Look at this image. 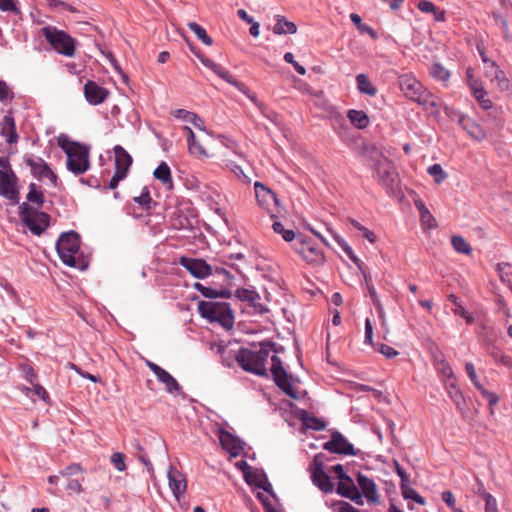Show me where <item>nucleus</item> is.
I'll list each match as a JSON object with an SVG mask.
<instances>
[{
  "mask_svg": "<svg viewBox=\"0 0 512 512\" xmlns=\"http://www.w3.org/2000/svg\"><path fill=\"white\" fill-rule=\"evenodd\" d=\"M270 351L278 353L280 350L276 343L270 341L261 342L257 351L241 347L235 354V360L244 371L267 376L266 362Z\"/></svg>",
  "mask_w": 512,
  "mask_h": 512,
  "instance_id": "nucleus-1",
  "label": "nucleus"
},
{
  "mask_svg": "<svg viewBox=\"0 0 512 512\" xmlns=\"http://www.w3.org/2000/svg\"><path fill=\"white\" fill-rule=\"evenodd\" d=\"M80 244L81 240L79 234L71 230L63 232L59 236L56 242V250L59 258L65 265L79 270H84L87 268V263L84 260H78L76 258V254L80 249Z\"/></svg>",
  "mask_w": 512,
  "mask_h": 512,
  "instance_id": "nucleus-2",
  "label": "nucleus"
},
{
  "mask_svg": "<svg viewBox=\"0 0 512 512\" xmlns=\"http://www.w3.org/2000/svg\"><path fill=\"white\" fill-rule=\"evenodd\" d=\"M199 314L210 322H217L225 329L234 325V314L229 303L215 301H199Z\"/></svg>",
  "mask_w": 512,
  "mask_h": 512,
  "instance_id": "nucleus-3",
  "label": "nucleus"
},
{
  "mask_svg": "<svg viewBox=\"0 0 512 512\" xmlns=\"http://www.w3.org/2000/svg\"><path fill=\"white\" fill-rule=\"evenodd\" d=\"M371 158L379 183L387 193H393L398 182V173L394 164L376 148L372 149Z\"/></svg>",
  "mask_w": 512,
  "mask_h": 512,
  "instance_id": "nucleus-4",
  "label": "nucleus"
},
{
  "mask_svg": "<svg viewBox=\"0 0 512 512\" xmlns=\"http://www.w3.org/2000/svg\"><path fill=\"white\" fill-rule=\"evenodd\" d=\"M41 31L46 41L57 53L66 57L75 55L76 40L67 32L51 25L43 27Z\"/></svg>",
  "mask_w": 512,
  "mask_h": 512,
  "instance_id": "nucleus-5",
  "label": "nucleus"
},
{
  "mask_svg": "<svg viewBox=\"0 0 512 512\" xmlns=\"http://www.w3.org/2000/svg\"><path fill=\"white\" fill-rule=\"evenodd\" d=\"M19 215L23 224L36 236H40L50 224L49 214L35 211L27 202L19 206Z\"/></svg>",
  "mask_w": 512,
  "mask_h": 512,
  "instance_id": "nucleus-6",
  "label": "nucleus"
},
{
  "mask_svg": "<svg viewBox=\"0 0 512 512\" xmlns=\"http://www.w3.org/2000/svg\"><path fill=\"white\" fill-rule=\"evenodd\" d=\"M294 250L302 256L303 260L310 265L320 266L325 262V256L321 248L307 240L303 235L298 234L293 244Z\"/></svg>",
  "mask_w": 512,
  "mask_h": 512,
  "instance_id": "nucleus-7",
  "label": "nucleus"
},
{
  "mask_svg": "<svg viewBox=\"0 0 512 512\" xmlns=\"http://www.w3.org/2000/svg\"><path fill=\"white\" fill-rule=\"evenodd\" d=\"M76 148L66 154V167L74 175H82L90 168V147L84 144L75 145Z\"/></svg>",
  "mask_w": 512,
  "mask_h": 512,
  "instance_id": "nucleus-8",
  "label": "nucleus"
},
{
  "mask_svg": "<svg viewBox=\"0 0 512 512\" xmlns=\"http://www.w3.org/2000/svg\"><path fill=\"white\" fill-rule=\"evenodd\" d=\"M255 195L258 204L265 210L268 211L272 219L278 217L280 214L279 200L276 194L261 182H255L254 184Z\"/></svg>",
  "mask_w": 512,
  "mask_h": 512,
  "instance_id": "nucleus-9",
  "label": "nucleus"
},
{
  "mask_svg": "<svg viewBox=\"0 0 512 512\" xmlns=\"http://www.w3.org/2000/svg\"><path fill=\"white\" fill-rule=\"evenodd\" d=\"M23 160L27 166L30 167L31 174L38 180L47 178L55 186L57 184L58 177L41 157L33 155H25Z\"/></svg>",
  "mask_w": 512,
  "mask_h": 512,
  "instance_id": "nucleus-10",
  "label": "nucleus"
},
{
  "mask_svg": "<svg viewBox=\"0 0 512 512\" xmlns=\"http://www.w3.org/2000/svg\"><path fill=\"white\" fill-rule=\"evenodd\" d=\"M191 51L195 54V56L202 62V64L211 69L217 76L226 81L227 83L236 87L239 91L245 92V85L235 79L231 73L222 67L220 64L215 63L213 60L205 57L199 49H195L191 47Z\"/></svg>",
  "mask_w": 512,
  "mask_h": 512,
  "instance_id": "nucleus-11",
  "label": "nucleus"
},
{
  "mask_svg": "<svg viewBox=\"0 0 512 512\" xmlns=\"http://www.w3.org/2000/svg\"><path fill=\"white\" fill-rule=\"evenodd\" d=\"M321 455L318 454L312 461L311 480L313 484L324 493H331L334 490V485L330 476L324 471L323 462L320 460Z\"/></svg>",
  "mask_w": 512,
  "mask_h": 512,
  "instance_id": "nucleus-12",
  "label": "nucleus"
},
{
  "mask_svg": "<svg viewBox=\"0 0 512 512\" xmlns=\"http://www.w3.org/2000/svg\"><path fill=\"white\" fill-rule=\"evenodd\" d=\"M178 263L198 279H205L213 274V267L201 258L181 256Z\"/></svg>",
  "mask_w": 512,
  "mask_h": 512,
  "instance_id": "nucleus-13",
  "label": "nucleus"
},
{
  "mask_svg": "<svg viewBox=\"0 0 512 512\" xmlns=\"http://www.w3.org/2000/svg\"><path fill=\"white\" fill-rule=\"evenodd\" d=\"M17 182L18 178L13 170H10V172L0 170V195L10 200L13 204L19 203Z\"/></svg>",
  "mask_w": 512,
  "mask_h": 512,
  "instance_id": "nucleus-14",
  "label": "nucleus"
},
{
  "mask_svg": "<svg viewBox=\"0 0 512 512\" xmlns=\"http://www.w3.org/2000/svg\"><path fill=\"white\" fill-rule=\"evenodd\" d=\"M323 449L334 454L350 456L357 455L353 444H351L339 431L332 432L330 440L323 444Z\"/></svg>",
  "mask_w": 512,
  "mask_h": 512,
  "instance_id": "nucleus-15",
  "label": "nucleus"
},
{
  "mask_svg": "<svg viewBox=\"0 0 512 512\" xmlns=\"http://www.w3.org/2000/svg\"><path fill=\"white\" fill-rule=\"evenodd\" d=\"M146 365L155 374L157 379L166 386V390L169 393L180 392L182 390L177 380L165 369L150 360L146 361Z\"/></svg>",
  "mask_w": 512,
  "mask_h": 512,
  "instance_id": "nucleus-16",
  "label": "nucleus"
},
{
  "mask_svg": "<svg viewBox=\"0 0 512 512\" xmlns=\"http://www.w3.org/2000/svg\"><path fill=\"white\" fill-rule=\"evenodd\" d=\"M398 85L404 95L412 101L419 97V93L425 88L412 74L400 75Z\"/></svg>",
  "mask_w": 512,
  "mask_h": 512,
  "instance_id": "nucleus-17",
  "label": "nucleus"
},
{
  "mask_svg": "<svg viewBox=\"0 0 512 512\" xmlns=\"http://www.w3.org/2000/svg\"><path fill=\"white\" fill-rule=\"evenodd\" d=\"M84 95L89 104L99 105L106 100L109 91L96 82L88 80L84 85Z\"/></svg>",
  "mask_w": 512,
  "mask_h": 512,
  "instance_id": "nucleus-18",
  "label": "nucleus"
},
{
  "mask_svg": "<svg viewBox=\"0 0 512 512\" xmlns=\"http://www.w3.org/2000/svg\"><path fill=\"white\" fill-rule=\"evenodd\" d=\"M167 477L169 487L172 490L174 497L179 500L180 497L186 492L187 482L185 476L174 466L170 465Z\"/></svg>",
  "mask_w": 512,
  "mask_h": 512,
  "instance_id": "nucleus-19",
  "label": "nucleus"
},
{
  "mask_svg": "<svg viewBox=\"0 0 512 512\" xmlns=\"http://www.w3.org/2000/svg\"><path fill=\"white\" fill-rule=\"evenodd\" d=\"M413 101L421 105L430 115H438L440 112V99L426 88L421 90L419 97H416Z\"/></svg>",
  "mask_w": 512,
  "mask_h": 512,
  "instance_id": "nucleus-20",
  "label": "nucleus"
},
{
  "mask_svg": "<svg viewBox=\"0 0 512 512\" xmlns=\"http://www.w3.org/2000/svg\"><path fill=\"white\" fill-rule=\"evenodd\" d=\"M219 440L222 448L233 457L238 456L243 450L242 441L226 430L220 431Z\"/></svg>",
  "mask_w": 512,
  "mask_h": 512,
  "instance_id": "nucleus-21",
  "label": "nucleus"
},
{
  "mask_svg": "<svg viewBox=\"0 0 512 512\" xmlns=\"http://www.w3.org/2000/svg\"><path fill=\"white\" fill-rule=\"evenodd\" d=\"M357 483L360 490L362 491V494L369 502L379 503L378 490L373 479L359 472L357 474Z\"/></svg>",
  "mask_w": 512,
  "mask_h": 512,
  "instance_id": "nucleus-22",
  "label": "nucleus"
},
{
  "mask_svg": "<svg viewBox=\"0 0 512 512\" xmlns=\"http://www.w3.org/2000/svg\"><path fill=\"white\" fill-rule=\"evenodd\" d=\"M457 123L471 138L477 141H481L486 137L483 128L475 120L466 115H459Z\"/></svg>",
  "mask_w": 512,
  "mask_h": 512,
  "instance_id": "nucleus-23",
  "label": "nucleus"
},
{
  "mask_svg": "<svg viewBox=\"0 0 512 512\" xmlns=\"http://www.w3.org/2000/svg\"><path fill=\"white\" fill-rule=\"evenodd\" d=\"M0 134L6 138L7 143L14 144L19 136L16 130L15 119L11 112H8L0 122Z\"/></svg>",
  "mask_w": 512,
  "mask_h": 512,
  "instance_id": "nucleus-24",
  "label": "nucleus"
},
{
  "mask_svg": "<svg viewBox=\"0 0 512 512\" xmlns=\"http://www.w3.org/2000/svg\"><path fill=\"white\" fill-rule=\"evenodd\" d=\"M113 151L115 154V171L123 172L127 176L132 165L131 155L121 145H116Z\"/></svg>",
  "mask_w": 512,
  "mask_h": 512,
  "instance_id": "nucleus-25",
  "label": "nucleus"
},
{
  "mask_svg": "<svg viewBox=\"0 0 512 512\" xmlns=\"http://www.w3.org/2000/svg\"><path fill=\"white\" fill-rule=\"evenodd\" d=\"M491 76V81L496 82L498 88L501 91L510 90V81L506 77L505 73L496 65L495 62H491V69L488 71Z\"/></svg>",
  "mask_w": 512,
  "mask_h": 512,
  "instance_id": "nucleus-26",
  "label": "nucleus"
},
{
  "mask_svg": "<svg viewBox=\"0 0 512 512\" xmlns=\"http://www.w3.org/2000/svg\"><path fill=\"white\" fill-rule=\"evenodd\" d=\"M276 23L273 27V33L276 35L295 34L297 33V26L294 22L288 21L282 15L275 16Z\"/></svg>",
  "mask_w": 512,
  "mask_h": 512,
  "instance_id": "nucleus-27",
  "label": "nucleus"
},
{
  "mask_svg": "<svg viewBox=\"0 0 512 512\" xmlns=\"http://www.w3.org/2000/svg\"><path fill=\"white\" fill-rule=\"evenodd\" d=\"M357 89L361 94L374 97L377 94V88L371 83L368 76L360 73L356 76Z\"/></svg>",
  "mask_w": 512,
  "mask_h": 512,
  "instance_id": "nucleus-28",
  "label": "nucleus"
},
{
  "mask_svg": "<svg viewBox=\"0 0 512 512\" xmlns=\"http://www.w3.org/2000/svg\"><path fill=\"white\" fill-rule=\"evenodd\" d=\"M301 420L303 425L307 429H312L315 431H322L326 428V422L314 415L309 414L307 411L303 410L301 414Z\"/></svg>",
  "mask_w": 512,
  "mask_h": 512,
  "instance_id": "nucleus-29",
  "label": "nucleus"
},
{
  "mask_svg": "<svg viewBox=\"0 0 512 512\" xmlns=\"http://www.w3.org/2000/svg\"><path fill=\"white\" fill-rule=\"evenodd\" d=\"M445 385H446L447 393H448L449 397L451 398V400L455 403L456 407L459 410H463V407L465 405V400H464L461 390L456 385V381L455 382H452V381L446 382Z\"/></svg>",
  "mask_w": 512,
  "mask_h": 512,
  "instance_id": "nucleus-30",
  "label": "nucleus"
},
{
  "mask_svg": "<svg viewBox=\"0 0 512 512\" xmlns=\"http://www.w3.org/2000/svg\"><path fill=\"white\" fill-rule=\"evenodd\" d=\"M290 379L291 375L288 374L281 378L275 379L274 382L286 395L294 400H298L300 398L299 394L293 387Z\"/></svg>",
  "mask_w": 512,
  "mask_h": 512,
  "instance_id": "nucleus-31",
  "label": "nucleus"
},
{
  "mask_svg": "<svg viewBox=\"0 0 512 512\" xmlns=\"http://www.w3.org/2000/svg\"><path fill=\"white\" fill-rule=\"evenodd\" d=\"M347 116L350 122L359 129H364L369 124V117L364 111L351 109Z\"/></svg>",
  "mask_w": 512,
  "mask_h": 512,
  "instance_id": "nucleus-32",
  "label": "nucleus"
},
{
  "mask_svg": "<svg viewBox=\"0 0 512 512\" xmlns=\"http://www.w3.org/2000/svg\"><path fill=\"white\" fill-rule=\"evenodd\" d=\"M154 177L161 181L164 185H172V176L170 167L166 162H161L158 167L154 170Z\"/></svg>",
  "mask_w": 512,
  "mask_h": 512,
  "instance_id": "nucleus-33",
  "label": "nucleus"
},
{
  "mask_svg": "<svg viewBox=\"0 0 512 512\" xmlns=\"http://www.w3.org/2000/svg\"><path fill=\"white\" fill-rule=\"evenodd\" d=\"M358 487L355 485L353 479L348 475L343 480H340L336 488L337 494L342 497L350 496Z\"/></svg>",
  "mask_w": 512,
  "mask_h": 512,
  "instance_id": "nucleus-34",
  "label": "nucleus"
},
{
  "mask_svg": "<svg viewBox=\"0 0 512 512\" xmlns=\"http://www.w3.org/2000/svg\"><path fill=\"white\" fill-rule=\"evenodd\" d=\"M400 489L402 496L405 499H411L420 505L425 504V499L414 488L411 487L410 482L400 484Z\"/></svg>",
  "mask_w": 512,
  "mask_h": 512,
  "instance_id": "nucleus-35",
  "label": "nucleus"
},
{
  "mask_svg": "<svg viewBox=\"0 0 512 512\" xmlns=\"http://www.w3.org/2000/svg\"><path fill=\"white\" fill-rule=\"evenodd\" d=\"M188 28L195 33L197 38L203 44L207 46H211L213 44V39L207 34L206 30L196 22H189Z\"/></svg>",
  "mask_w": 512,
  "mask_h": 512,
  "instance_id": "nucleus-36",
  "label": "nucleus"
},
{
  "mask_svg": "<svg viewBox=\"0 0 512 512\" xmlns=\"http://www.w3.org/2000/svg\"><path fill=\"white\" fill-rule=\"evenodd\" d=\"M448 300L455 305L454 313L462 318H464L467 324H472L474 322L473 316L465 310V308L459 303L458 297L454 294H450L448 296Z\"/></svg>",
  "mask_w": 512,
  "mask_h": 512,
  "instance_id": "nucleus-37",
  "label": "nucleus"
},
{
  "mask_svg": "<svg viewBox=\"0 0 512 512\" xmlns=\"http://www.w3.org/2000/svg\"><path fill=\"white\" fill-rule=\"evenodd\" d=\"M488 354L497 362H500L506 366H510L512 364V358L506 354H504L499 348L494 345L487 346Z\"/></svg>",
  "mask_w": 512,
  "mask_h": 512,
  "instance_id": "nucleus-38",
  "label": "nucleus"
},
{
  "mask_svg": "<svg viewBox=\"0 0 512 512\" xmlns=\"http://www.w3.org/2000/svg\"><path fill=\"white\" fill-rule=\"evenodd\" d=\"M133 447L136 451V457L138 458V460L143 463L146 468H147V471L152 474L154 469H153V465L151 463V461L149 460L146 452L144 451V448L141 446L140 442L138 440H134L133 441Z\"/></svg>",
  "mask_w": 512,
  "mask_h": 512,
  "instance_id": "nucleus-39",
  "label": "nucleus"
},
{
  "mask_svg": "<svg viewBox=\"0 0 512 512\" xmlns=\"http://www.w3.org/2000/svg\"><path fill=\"white\" fill-rule=\"evenodd\" d=\"M451 244L455 251L458 253L469 255L472 252L471 246L467 243V241L459 235L452 236Z\"/></svg>",
  "mask_w": 512,
  "mask_h": 512,
  "instance_id": "nucleus-40",
  "label": "nucleus"
},
{
  "mask_svg": "<svg viewBox=\"0 0 512 512\" xmlns=\"http://www.w3.org/2000/svg\"><path fill=\"white\" fill-rule=\"evenodd\" d=\"M436 370L442 375L446 382H455L456 378L454 376V372L449 365V363L445 360H440L436 363Z\"/></svg>",
  "mask_w": 512,
  "mask_h": 512,
  "instance_id": "nucleus-41",
  "label": "nucleus"
},
{
  "mask_svg": "<svg viewBox=\"0 0 512 512\" xmlns=\"http://www.w3.org/2000/svg\"><path fill=\"white\" fill-rule=\"evenodd\" d=\"M272 229L275 233L282 235L283 239L287 242H291L293 240L296 241L298 235L291 229H285L281 222L274 221L272 224Z\"/></svg>",
  "mask_w": 512,
  "mask_h": 512,
  "instance_id": "nucleus-42",
  "label": "nucleus"
},
{
  "mask_svg": "<svg viewBox=\"0 0 512 512\" xmlns=\"http://www.w3.org/2000/svg\"><path fill=\"white\" fill-rule=\"evenodd\" d=\"M27 200H28V202L37 204L39 207H41L44 203V195H43L42 191L37 189V185L35 183L29 184V192L27 194Z\"/></svg>",
  "mask_w": 512,
  "mask_h": 512,
  "instance_id": "nucleus-43",
  "label": "nucleus"
},
{
  "mask_svg": "<svg viewBox=\"0 0 512 512\" xmlns=\"http://www.w3.org/2000/svg\"><path fill=\"white\" fill-rule=\"evenodd\" d=\"M271 361H272L271 373L273 376V380L281 378L285 375H288L286 369L283 366L282 360L277 355H273L271 357Z\"/></svg>",
  "mask_w": 512,
  "mask_h": 512,
  "instance_id": "nucleus-44",
  "label": "nucleus"
},
{
  "mask_svg": "<svg viewBox=\"0 0 512 512\" xmlns=\"http://www.w3.org/2000/svg\"><path fill=\"white\" fill-rule=\"evenodd\" d=\"M133 200L143 209L149 210L151 208L152 198L148 187H143L141 194L135 196Z\"/></svg>",
  "mask_w": 512,
  "mask_h": 512,
  "instance_id": "nucleus-45",
  "label": "nucleus"
},
{
  "mask_svg": "<svg viewBox=\"0 0 512 512\" xmlns=\"http://www.w3.org/2000/svg\"><path fill=\"white\" fill-rule=\"evenodd\" d=\"M430 74L440 81H447L450 77V72L439 63L431 66Z\"/></svg>",
  "mask_w": 512,
  "mask_h": 512,
  "instance_id": "nucleus-46",
  "label": "nucleus"
},
{
  "mask_svg": "<svg viewBox=\"0 0 512 512\" xmlns=\"http://www.w3.org/2000/svg\"><path fill=\"white\" fill-rule=\"evenodd\" d=\"M427 172L434 178V181L437 184L442 183L447 177V174L440 164H433L429 166Z\"/></svg>",
  "mask_w": 512,
  "mask_h": 512,
  "instance_id": "nucleus-47",
  "label": "nucleus"
},
{
  "mask_svg": "<svg viewBox=\"0 0 512 512\" xmlns=\"http://www.w3.org/2000/svg\"><path fill=\"white\" fill-rule=\"evenodd\" d=\"M57 144L67 154L76 148L75 145H81L82 143L71 141L66 135H60L57 138Z\"/></svg>",
  "mask_w": 512,
  "mask_h": 512,
  "instance_id": "nucleus-48",
  "label": "nucleus"
},
{
  "mask_svg": "<svg viewBox=\"0 0 512 512\" xmlns=\"http://www.w3.org/2000/svg\"><path fill=\"white\" fill-rule=\"evenodd\" d=\"M487 93L484 89H475L474 97L478 101L479 105L484 109L488 110L492 108V101L486 97Z\"/></svg>",
  "mask_w": 512,
  "mask_h": 512,
  "instance_id": "nucleus-49",
  "label": "nucleus"
},
{
  "mask_svg": "<svg viewBox=\"0 0 512 512\" xmlns=\"http://www.w3.org/2000/svg\"><path fill=\"white\" fill-rule=\"evenodd\" d=\"M492 16L496 24H499L501 26L504 37L508 40H512V32L509 30L507 20L503 18L500 14L493 13Z\"/></svg>",
  "mask_w": 512,
  "mask_h": 512,
  "instance_id": "nucleus-50",
  "label": "nucleus"
},
{
  "mask_svg": "<svg viewBox=\"0 0 512 512\" xmlns=\"http://www.w3.org/2000/svg\"><path fill=\"white\" fill-rule=\"evenodd\" d=\"M107 59L109 60L110 64L113 66L114 70L121 76L122 81L127 84L128 83V76L123 72L120 64L118 63L116 57L113 55L112 52H108L106 54Z\"/></svg>",
  "mask_w": 512,
  "mask_h": 512,
  "instance_id": "nucleus-51",
  "label": "nucleus"
},
{
  "mask_svg": "<svg viewBox=\"0 0 512 512\" xmlns=\"http://www.w3.org/2000/svg\"><path fill=\"white\" fill-rule=\"evenodd\" d=\"M465 370H466V373L469 376L471 382L476 387V389H482L483 385L480 383V381L478 379V376L476 374L475 367H474L473 363H471V362L466 363Z\"/></svg>",
  "mask_w": 512,
  "mask_h": 512,
  "instance_id": "nucleus-52",
  "label": "nucleus"
},
{
  "mask_svg": "<svg viewBox=\"0 0 512 512\" xmlns=\"http://www.w3.org/2000/svg\"><path fill=\"white\" fill-rule=\"evenodd\" d=\"M236 467L244 474L246 482L252 484L251 466L245 460H240L236 463Z\"/></svg>",
  "mask_w": 512,
  "mask_h": 512,
  "instance_id": "nucleus-53",
  "label": "nucleus"
},
{
  "mask_svg": "<svg viewBox=\"0 0 512 512\" xmlns=\"http://www.w3.org/2000/svg\"><path fill=\"white\" fill-rule=\"evenodd\" d=\"M194 289L199 291L205 298L215 299L216 289L204 286L203 284L196 282L193 285Z\"/></svg>",
  "mask_w": 512,
  "mask_h": 512,
  "instance_id": "nucleus-54",
  "label": "nucleus"
},
{
  "mask_svg": "<svg viewBox=\"0 0 512 512\" xmlns=\"http://www.w3.org/2000/svg\"><path fill=\"white\" fill-rule=\"evenodd\" d=\"M174 116L188 123H191L192 120H199V116L197 114L184 109L176 110L174 112Z\"/></svg>",
  "mask_w": 512,
  "mask_h": 512,
  "instance_id": "nucleus-55",
  "label": "nucleus"
},
{
  "mask_svg": "<svg viewBox=\"0 0 512 512\" xmlns=\"http://www.w3.org/2000/svg\"><path fill=\"white\" fill-rule=\"evenodd\" d=\"M260 299H261V297H260L259 293L254 290V292L251 296V299L248 303L251 306H253L256 309V311L263 314V313L268 312V308L259 302Z\"/></svg>",
  "mask_w": 512,
  "mask_h": 512,
  "instance_id": "nucleus-56",
  "label": "nucleus"
},
{
  "mask_svg": "<svg viewBox=\"0 0 512 512\" xmlns=\"http://www.w3.org/2000/svg\"><path fill=\"white\" fill-rule=\"evenodd\" d=\"M284 60L287 63L293 65V67L296 70V72L299 73L300 75H305L306 74L305 67L300 65L297 61H295L294 55L291 52H287V53L284 54Z\"/></svg>",
  "mask_w": 512,
  "mask_h": 512,
  "instance_id": "nucleus-57",
  "label": "nucleus"
},
{
  "mask_svg": "<svg viewBox=\"0 0 512 512\" xmlns=\"http://www.w3.org/2000/svg\"><path fill=\"white\" fill-rule=\"evenodd\" d=\"M477 390L481 393L483 398H485L487 400L490 408H492L494 405H496L498 403L499 397L497 396L496 393L488 391L483 386H482V389H477Z\"/></svg>",
  "mask_w": 512,
  "mask_h": 512,
  "instance_id": "nucleus-58",
  "label": "nucleus"
},
{
  "mask_svg": "<svg viewBox=\"0 0 512 512\" xmlns=\"http://www.w3.org/2000/svg\"><path fill=\"white\" fill-rule=\"evenodd\" d=\"M111 462L118 471H124L126 469L125 456L122 453H114L111 456Z\"/></svg>",
  "mask_w": 512,
  "mask_h": 512,
  "instance_id": "nucleus-59",
  "label": "nucleus"
},
{
  "mask_svg": "<svg viewBox=\"0 0 512 512\" xmlns=\"http://www.w3.org/2000/svg\"><path fill=\"white\" fill-rule=\"evenodd\" d=\"M420 220L421 223L429 229L437 226L435 218L433 217L429 210L420 213Z\"/></svg>",
  "mask_w": 512,
  "mask_h": 512,
  "instance_id": "nucleus-60",
  "label": "nucleus"
},
{
  "mask_svg": "<svg viewBox=\"0 0 512 512\" xmlns=\"http://www.w3.org/2000/svg\"><path fill=\"white\" fill-rule=\"evenodd\" d=\"M377 350L388 359H392L398 355V351L386 344H379Z\"/></svg>",
  "mask_w": 512,
  "mask_h": 512,
  "instance_id": "nucleus-61",
  "label": "nucleus"
},
{
  "mask_svg": "<svg viewBox=\"0 0 512 512\" xmlns=\"http://www.w3.org/2000/svg\"><path fill=\"white\" fill-rule=\"evenodd\" d=\"M82 470L83 469L80 464L72 463V464L66 466L63 470H61L60 474L62 476H72V475L82 472Z\"/></svg>",
  "mask_w": 512,
  "mask_h": 512,
  "instance_id": "nucleus-62",
  "label": "nucleus"
},
{
  "mask_svg": "<svg viewBox=\"0 0 512 512\" xmlns=\"http://www.w3.org/2000/svg\"><path fill=\"white\" fill-rule=\"evenodd\" d=\"M483 499L485 501V512H499L497 508V501L491 494L485 495V498Z\"/></svg>",
  "mask_w": 512,
  "mask_h": 512,
  "instance_id": "nucleus-63",
  "label": "nucleus"
},
{
  "mask_svg": "<svg viewBox=\"0 0 512 512\" xmlns=\"http://www.w3.org/2000/svg\"><path fill=\"white\" fill-rule=\"evenodd\" d=\"M257 498L262 503L265 512H280L272 505L269 498L266 497L264 494L258 493Z\"/></svg>",
  "mask_w": 512,
  "mask_h": 512,
  "instance_id": "nucleus-64",
  "label": "nucleus"
}]
</instances>
